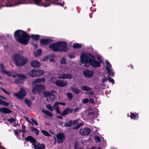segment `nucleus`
I'll use <instances>...</instances> for the list:
<instances>
[{
    "label": "nucleus",
    "instance_id": "1",
    "mask_svg": "<svg viewBox=\"0 0 149 149\" xmlns=\"http://www.w3.org/2000/svg\"><path fill=\"white\" fill-rule=\"evenodd\" d=\"M14 36L17 42L24 45L28 44L30 38L34 41H38L40 38V36L39 35L32 34L29 36L26 32L20 29L15 32Z\"/></svg>",
    "mask_w": 149,
    "mask_h": 149
},
{
    "label": "nucleus",
    "instance_id": "2",
    "mask_svg": "<svg viewBox=\"0 0 149 149\" xmlns=\"http://www.w3.org/2000/svg\"><path fill=\"white\" fill-rule=\"evenodd\" d=\"M97 59L99 61L96 60L95 57L91 54H84L80 56V62L85 64L84 66L86 67L91 65L95 68L100 67L102 60L99 57H97Z\"/></svg>",
    "mask_w": 149,
    "mask_h": 149
},
{
    "label": "nucleus",
    "instance_id": "3",
    "mask_svg": "<svg viewBox=\"0 0 149 149\" xmlns=\"http://www.w3.org/2000/svg\"><path fill=\"white\" fill-rule=\"evenodd\" d=\"M14 63L17 66H24L28 62V59L20 54H15L12 57Z\"/></svg>",
    "mask_w": 149,
    "mask_h": 149
},
{
    "label": "nucleus",
    "instance_id": "4",
    "mask_svg": "<svg viewBox=\"0 0 149 149\" xmlns=\"http://www.w3.org/2000/svg\"><path fill=\"white\" fill-rule=\"evenodd\" d=\"M25 140L26 141H29L30 143H32V145H33L34 149H45V146L43 143H38L35 144L36 141L33 136H29L25 138Z\"/></svg>",
    "mask_w": 149,
    "mask_h": 149
},
{
    "label": "nucleus",
    "instance_id": "5",
    "mask_svg": "<svg viewBox=\"0 0 149 149\" xmlns=\"http://www.w3.org/2000/svg\"><path fill=\"white\" fill-rule=\"evenodd\" d=\"M56 93V91L54 90H52L50 92L45 91L43 94L45 97H48L47 100L48 102L52 101L54 100L56 97L54 94Z\"/></svg>",
    "mask_w": 149,
    "mask_h": 149
},
{
    "label": "nucleus",
    "instance_id": "6",
    "mask_svg": "<svg viewBox=\"0 0 149 149\" xmlns=\"http://www.w3.org/2000/svg\"><path fill=\"white\" fill-rule=\"evenodd\" d=\"M58 47L59 52H66L68 50V48L67 46V43L66 42H58Z\"/></svg>",
    "mask_w": 149,
    "mask_h": 149
},
{
    "label": "nucleus",
    "instance_id": "7",
    "mask_svg": "<svg viewBox=\"0 0 149 149\" xmlns=\"http://www.w3.org/2000/svg\"><path fill=\"white\" fill-rule=\"evenodd\" d=\"M45 89V86L41 84H37L33 87L32 92L33 94H36L38 93L41 92Z\"/></svg>",
    "mask_w": 149,
    "mask_h": 149
},
{
    "label": "nucleus",
    "instance_id": "8",
    "mask_svg": "<svg viewBox=\"0 0 149 149\" xmlns=\"http://www.w3.org/2000/svg\"><path fill=\"white\" fill-rule=\"evenodd\" d=\"M44 74V71L41 70L33 69L30 71L29 74L32 77H38Z\"/></svg>",
    "mask_w": 149,
    "mask_h": 149
},
{
    "label": "nucleus",
    "instance_id": "9",
    "mask_svg": "<svg viewBox=\"0 0 149 149\" xmlns=\"http://www.w3.org/2000/svg\"><path fill=\"white\" fill-rule=\"evenodd\" d=\"M18 78L15 79V82L17 84H22L24 82V79L26 78L25 76L22 74H17Z\"/></svg>",
    "mask_w": 149,
    "mask_h": 149
},
{
    "label": "nucleus",
    "instance_id": "10",
    "mask_svg": "<svg viewBox=\"0 0 149 149\" xmlns=\"http://www.w3.org/2000/svg\"><path fill=\"white\" fill-rule=\"evenodd\" d=\"M14 94L18 98L22 99L26 95V93L23 89L21 88L18 93H15Z\"/></svg>",
    "mask_w": 149,
    "mask_h": 149
},
{
    "label": "nucleus",
    "instance_id": "11",
    "mask_svg": "<svg viewBox=\"0 0 149 149\" xmlns=\"http://www.w3.org/2000/svg\"><path fill=\"white\" fill-rule=\"evenodd\" d=\"M91 132V130L90 128L86 127L84 128L83 129H81L79 131V134L83 136L88 135Z\"/></svg>",
    "mask_w": 149,
    "mask_h": 149
},
{
    "label": "nucleus",
    "instance_id": "12",
    "mask_svg": "<svg viewBox=\"0 0 149 149\" xmlns=\"http://www.w3.org/2000/svg\"><path fill=\"white\" fill-rule=\"evenodd\" d=\"M49 48L54 52H59L58 42L50 44L49 45Z\"/></svg>",
    "mask_w": 149,
    "mask_h": 149
},
{
    "label": "nucleus",
    "instance_id": "13",
    "mask_svg": "<svg viewBox=\"0 0 149 149\" xmlns=\"http://www.w3.org/2000/svg\"><path fill=\"white\" fill-rule=\"evenodd\" d=\"M83 74L85 77L86 78H91L93 76L94 72L92 70H87L84 71Z\"/></svg>",
    "mask_w": 149,
    "mask_h": 149
},
{
    "label": "nucleus",
    "instance_id": "14",
    "mask_svg": "<svg viewBox=\"0 0 149 149\" xmlns=\"http://www.w3.org/2000/svg\"><path fill=\"white\" fill-rule=\"evenodd\" d=\"M57 138V142L58 143H62L65 139V136L64 134L60 133L56 135Z\"/></svg>",
    "mask_w": 149,
    "mask_h": 149
},
{
    "label": "nucleus",
    "instance_id": "15",
    "mask_svg": "<svg viewBox=\"0 0 149 149\" xmlns=\"http://www.w3.org/2000/svg\"><path fill=\"white\" fill-rule=\"evenodd\" d=\"M55 84L58 87H63L66 86L67 82L66 81H62L61 80H57L56 81Z\"/></svg>",
    "mask_w": 149,
    "mask_h": 149
},
{
    "label": "nucleus",
    "instance_id": "16",
    "mask_svg": "<svg viewBox=\"0 0 149 149\" xmlns=\"http://www.w3.org/2000/svg\"><path fill=\"white\" fill-rule=\"evenodd\" d=\"M73 77V75L70 74L64 73L61 74L59 78L61 79H71Z\"/></svg>",
    "mask_w": 149,
    "mask_h": 149
},
{
    "label": "nucleus",
    "instance_id": "17",
    "mask_svg": "<svg viewBox=\"0 0 149 149\" xmlns=\"http://www.w3.org/2000/svg\"><path fill=\"white\" fill-rule=\"evenodd\" d=\"M73 111V109L67 107L61 113V116H65L69 113H71Z\"/></svg>",
    "mask_w": 149,
    "mask_h": 149
},
{
    "label": "nucleus",
    "instance_id": "18",
    "mask_svg": "<svg viewBox=\"0 0 149 149\" xmlns=\"http://www.w3.org/2000/svg\"><path fill=\"white\" fill-rule=\"evenodd\" d=\"M52 41L51 39H42L40 40V42L41 45H47Z\"/></svg>",
    "mask_w": 149,
    "mask_h": 149
},
{
    "label": "nucleus",
    "instance_id": "19",
    "mask_svg": "<svg viewBox=\"0 0 149 149\" xmlns=\"http://www.w3.org/2000/svg\"><path fill=\"white\" fill-rule=\"evenodd\" d=\"M31 65L32 67L36 68L39 67L40 64V62L38 61L33 60L31 61Z\"/></svg>",
    "mask_w": 149,
    "mask_h": 149
},
{
    "label": "nucleus",
    "instance_id": "20",
    "mask_svg": "<svg viewBox=\"0 0 149 149\" xmlns=\"http://www.w3.org/2000/svg\"><path fill=\"white\" fill-rule=\"evenodd\" d=\"M0 111L4 114H9L12 112L9 109L4 107L0 108Z\"/></svg>",
    "mask_w": 149,
    "mask_h": 149
},
{
    "label": "nucleus",
    "instance_id": "21",
    "mask_svg": "<svg viewBox=\"0 0 149 149\" xmlns=\"http://www.w3.org/2000/svg\"><path fill=\"white\" fill-rule=\"evenodd\" d=\"M130 117L132 119H134L135 120H137L139 118V114L136 113H132L131 112V114L130 116Z\"/></svg>",
    "mask_w": 149,
    "mask_h": 149
},
{
    "label": "nucleus",
    "instance_id": "22",
    "mask_svg": "<svg viewBox=\"0 0 149 149\" xmlns=\"http://www.w3.org/2000/svg\"><path fill=\"white\" fill-rule=\"evenodd\" d=\"M45 80L44 78H38L36 80H35L33 81V83H40L45 82Z\"/></svg>",
    "mask_w": 149,
    "mask_h": 149
},
{
    "label": "nucleus",
    "instance_id": "23",
    "mask_svg": "<svg viewBox=\"0 0 149 149\" xmlns=\"http://www.w3.org/2000/svg\"><path fill=\"white\" fill-rule=\"evenodd\" d=\"M72 125V120H69L68 123H65L64 125L62 127H70Z\"/></svg>",
    "mask_w": 149,
    "mask_h": 149
},
{
    "label": "nucleus",
    "instance_id": "24",
    "mask_svg": "<svg viewBox=\"0 0 149 149\" xmlns=\"http://www.w3.org/2000/svg\"><path fill=\"white\" fill-rule=\"evenodd\" d=\"M42 111L49 117H52L53 116V114L51 112L46 110L43 109L42 110Z\"/></svg>",
    "mask_w": 149,
    "mask_h": 149
},
{
    "label": "nucleus",
    "instance_id": "25",
    "mask_svg": "<svg viewBox=\"0 0 149 149\" xmlns=\"http://www.w3.org/2000/svg\"><path fill=\"white\" fill-rule=\"evenodd\" d=\"M72 91L75 93L78 94L80 92V91L78 88L74 87H71V88Z\"/></svg>",
    "mask_w": 149,
    "mask_h": 149
},
{
    "label": "nucleus",
    "instance_id": "26",
    "mask_svg": "<svg viewBox=\"0 0 149 149\" xmlns=\"http://www.w3.org/2000/svg\"><path fill=\"white\" fill-rule=\"evenodd\" d=\"M73 47L75 49H79L82 47V45L81 44L79 43H76L73 44Z\"/></svg>",
    "mask_w": 149,
    "mask_h": 149
},
{
    "label": "nucleus",
    "instance_id": "27",
    "mask_svg": "<svg viewBox=\"0 0 149 149\" xmlns=\"http://www.w3.org/2000/svg\"><path fill=\"white\" fill-rule=\"evenodd\" d=\"M81 89L84 91H91L92 90L91 88L86 86H83L81 88Z\"/></svg>",
    "mask_w": 149,
    "mask_h": 149
},
{
    "label": "nucleus",
    "instance_id": "28",
    "mask_svg": "<svg viewBox=\"0 0 149 149\" xmlns=\"http://www.w3.org/2000/svg\"><path fill=\"white\" fill-rule=\"evenodd\" d=\"M47 108L51 111H53L56 108V106H55V104L52 107L50 105H47Z\"/></svg>",
    "mask_w": 149,
    "mask_h": 149
},
{
    "label": "nucleus",
    "instance_id": "29",
    "mask_svg": "<svg viewBox=\"0 0 149 149\" xmlns=\"http://www.w3.org/2000/svg\"><path fill=\"white\" fill-rule=\"evenodd\" d=\"M0 69L1 72L2 73H3L4 71H5V66L2 63H0Z\"/></svg>",
    "mask_w": 149,
    "mask_h": 149
},
{
    "label": "nucleus",
    "instance_id": "30",
    "mask_svg": "<svg viewBox=\"0 0 149 149\" xmlns=\"http://www.w3.org/2000/svg\"><path fill=\"white\" fill-rule=\"evenodd\" d=\"M25 102L29 107L31 106V103L30 100L26 99L25 100Z\"/></svg>",
    "mask_w": 149,
    "mask_h": 149
},
{
    "label": "nucleus",
    "instance_id": "31",
    "mask_svg": "<svg viewBox=\"0 0 149 149\" xmlns=\"http://www.w3.org/2000/svg\"><path fill=\"white\" fill-rule=\"evenodd\" d=\"M105 63L107 65V66L106 67V70H107L108 69H110L111 67V65L109 61L107 60H106L105 61Z\"/></svg>",
    "mask_w": 149,
    "mask_h": 149
},
{
    "label": "nucleus",
    "instance_id": "32",
    "mask_svg": "<svg viewBox=\"0 0 149 149\" xmlns=\"http://www.w3.org/2000/svg\"><path fill=\"white\" fill-rule=\"evenodd\" d=\"M66 95L69 100H71L73 98V96L72 94L70 93H67Z\"/></svg>",
    "mask_w": 149,
    "mask_h": 149
},
{
    "label": "nucleus",
    "instance_id": "33",
    "mask_svg": "<svg viewBox=\"0 0 149 149\" xmlns=\"http://www.w3.org/2000/svg\"><path fill=\"white\" fill-rule=\"evenodd\" d=\"M106 70L107 71L108 74L109 75L111 76L112 77H113L114 76V74L113 73L110 69L107 68V70Z\"/></svg>",
    "mask_w": 149,
    "mask_h": 149
},
{
    "label": "nucleus",
    "instance_id": "34",
    "mask_svg": "<svg viewBox=\"0 0 149 149\" xmlns=\"http://www.w3.org/2000/svg\"><path fill=\"white\" fill-rule=\"evenodd\" d=\"M107 79L109 81V82L112 83L113 84H115L114 80L111 78L108 75L107 76Z\"/></svg>",
    "mask_w": 149,
    "mask_h": 149
},
{
    "label": "nucleus",
    "instance_id": "35",
    "mask_svg": "<svg viewBox=\"0 0 149 149\" xmlns=\"http://www.w3.org/2000/svg\"><path fill=\"white\" fill-rule=\"evenodd\" d=\"M41 132L43 134L46 136H50V134H49V133L47 131L44 130H41Z\"/></svg>",
    "mask_w": 149,
    "mask_h": 149
},
{
    "label": "nucleus",
    "instance_id": "36",
    "mask_svg": "<svg viewBox=\"0 0 149 149\" xmlns=\"http://www.w3.org/2000/svg\"><path fill=\"white\" fill-rule=\"evenodd\" d=\"M0 89L2 90L4 93H5L6 95H10V93L9 92H8L5 89L1 87H0Z\"/></svg>",
    "mask_w": 149,
    "mask_h": 149
},
{
    "label": "nucleus",
    "instance_id": "37",
    "mask_svg": "<svg viewBox=\"0 0 149 149\" xmlns=\"http://www.w3.org/2000/svg\"><path fill=\"white\" fill-rule=\"evenodd\" d=\"M4 73L3 74H7V76L8 77H12V75L10 72L9 71H4Z\"/></svg>",
    "mask_w": 149,
    "mask_h": 149
},
{
    "label": "nucleus",
    "instance_id": "38",
    "mask_svg": "<svg viewBox=\"0 0 149 149\" xmlns=\"http://www.w3.org/2000/svg\"><path fill=\"white\" fill-rule=\"evenodd\" d=\"M59 104H61L63 106H64L66 104L64 102H56L55 103V106H58Z\"/></svg>",
    "mask_w": 149,
    "mask_h": 149
},
{
    "label": "nucleus",
    "instance_id": "39",
    "mask_svg": "<svg viewBox=\"0 0 149 149\" xmlns=\"http://www.w3.org/2000/svg\"><path fill=\"white\" fill-rule=\"evenodd\" d=\"M61 64H65L66 63V60L64 57H62L60 61Z\"/></svg>",
    "mask_w": 149,
    "mask_h": 149
},
{
    "label": "nucleus",
    "instance_id": "40",
    "mask_svg": "<svg viewBox=\"0 0 149 149\" xmlns=\"http://www.w3.org/2000/svg\"><path fill=\"white\" fill-rule=\"evenodd\" d=\"M95 140L96 142L98 143L100 141L101 139L99 136H96L95 137Z\"/></svg>",
    "mask_w": 149,
    "mask_h": 149
},
{
    "label": "nucleus",
    "instance_id": "41",
    "mask_svg": "<svg viewBox=\"0 0 149 149\" xmlns=\"http://www.w3.org/2000/svg\"><path fill=\"white\" fill-rule=\"evenodd\" d=\"M16 120V119L13 118H11L7 119V121L10 123L14 122Z\"/></svg>",
    "mask_w": 149,
    "mask_h": 149
},
{
    "label": "nucleus",
    "instance_id": "42",
    "mask_svg": "<svg viewBox=\"0 0 149 149\" xmlns=\"http://www.w3.org/2000/svg\"><path fill=\"white\" fill-rule=\"evenodd\" d=\"M89 102V100L87 98H85L82 100V102L83 104H86L87 103Z\"/></svg>",
    "mask_w": 149,
    "mask_h": 149
},
{
    "label": "nucleus",
    "instance_id": "43",
    "mask_svg": "<svg viewBox=\"0 0 149 149\" xmlns=\"http://www.w3.org/2000/svg\"><path fill=\"white\" fill-rule=\"evenodd\" d=\"M31 120L32 121V122H31L32 123V124L33 123L36 125H38V123L33 118H31Z\"/></svg>",
    "mask_w": 149,
    "mask_h": 149
},
{
    "label": "nucleus",
    "instance_id": "44",
    "mask_svg": "<svg viewBox=\"0 0 149 149\" xmlns=\"http://www.w3.org/2000/svg\"><path fill=\"white\" fill-rule=\"evenodd\" d=\"M79 145V143L77 141H76L75 142L74 144V149H77L78 148V147Z\"/></svg>",
    "mask_w": 149,
    "mask_h": 149
},
{
    "label": "nucleus",
    "instance_id": "45",
    "mask_svg": "<svg viewBox=\"0 0 149 149\" xmlns=\"http://www.w3.org/2000/svg\"><path fill=\"white\" fill-rule=\"evenodd\" d=\"M56 110L57 113L58 114H60L61 113V112L59 110V107L58 106H56Z\"/></svg>",
    "mask_w": 149,
    "mask_h": 149
},
{
    "label": "nucleus",
    "instance_id": "46",
    "mask_svg": "<svg viewBox=\"0 0 149 149\" xmlns=\"http://www.w3.org/2000/svg\"><path fill=\"white\" fill-rule=\"evenodd\" d=\"M9 104V103L3 101L2 105H3L6 107H7Z\"/></svg>",
    "mask_w": 149,
    "mask_h": 149
},
{
    "label": "nucleus",
    "instance_id": "47",
    "mask_svg": "<svg viewBox=\"0 0 149 149\" xmlns=\"http://www.w3.org/2000/svg\"><path fill=\"white\" fill-rule=\"evenodd\" d=\"M36 53L38 55H40L42 53V50L41 49H39L37 51Z\"/></svg>",
    "mask_w": 149,
    "mask_h": 149
},
{
    "label": "nucleus",
    "instance_id": "48",
    "mask_svg": "<svg viewBox=\"0 0 149 149\" xmlns=\"http://www.w3.org/2000/svg\"><path fill=\"white\" fill-rule=\"evenodd\" d=\"M30 129L31 131L33 132H34L36 130H36L37 129L36 128L33 127H30Z\"/></svg>",
    "mask_w": 149,
    "mask_h": 149
},
{
    "label": "nucleus",
    "instance_id": "49",
    "mask_svg": "<svg viewBox=\"0 0 149 149\" xmlns=\"http://www.w3.org/2000/svg\"><path fill=\"white\" fill-rule=\"evenodd\" d=\"M14 133V134H15V135L16 136V137H17L18 136H19V133H18V131L17 130H15Z\"/></svg>",
    "mask_w": 149,
    "mask_h": 149
},
{
    "label": "nucleus",
    "instance_id": "50",
    "mask_svg": "<svg viewBox=\"0 0 149 149\" xmlns=\"http://www.w3.org/2000/svg\"><path fill=\"white\" fill-rule=\"evenodd\" d=\"M88 102H89V103H90L93 104L94 103V101L93 99L91 98H90L89 99V100Z\"/></svg>",
    "mask_w": 149,
    "mask_h": 149
},
{
    "label": "nucleus",
    "instance_id": "51",
    "mask_svg": "<svg viewBox=\"0 0 149 149\" xmlns=\"http://www.w3.org/2000/svg\"><path fill=\"white\" fill-rule=\"evenodd\" d=\"M78 124V120H75L74 121H72V125H77Z\"/></svg>",
    "mask_w": 149,
    "mask_h": 149
},
{
    "label": "nucleus",
    "instance_id": "52",
    "mask_svg": "<svg viewBox=\"0 0 149 149\" xmlns=\"http://www.w3.org/2000/svg\"><path fill=\"white\" fill-rule=\"evenodd\" d=\"M48 59V57L47 56L44 57L43 58L42 60L43 61H46Z\"/></svg>",
    "mask_w": 149,
    "mask_h": 149
},
{
    "label": "nucleus",
    "instance_id": "53",
    "mask_svg": "<svg viewBox=\"0 0 149 149\" xmlns=\"http://www.w3.org/2000/svg\"><path fill=\"white\" fill-rule=\"evenodd\" d=\"M107 79L106 77H104V78H103L101 80V81L103 83H104L106 81Z\"/></svg>",
    "mask_w": 149,
    "mask_h": 149
},
{
    "label": "nucleus",
    "instance_id": "54",
    "mask_svg": "<svg viewBox=\"0 0 149 149\" xmlns=\"http://www.w3.org/2000/svg\"><path fill=\"white\" fill-rule=\"evenodd\" d=\"M69 57L71 58H74L75 57V56L73 54H70Z\"/></svg>",
    "mask_w": 149,
    "mask_h": 149
},
{
    "label": "nucleus",
    "instance_id": "55",
    "mask_svg": "<svg viewBox=\"0 0 149 149\" xmlns=\"http://www.w3.org/2000/svg\"><path fill=\"white\" fill-rule=\"evenodd\" d=\"M79 127V126L77 125L73 127L72 128L73 130H77Z\"/></svg>",
    "mask_w": 149,
    "mask_h": 149
},
{
    "label": "nucleus",
    "instance_id": "56",
    "mask_svg": "<svg viewBox=\"0 0 149 149\" xmlns=\"http://www.w3.org/2000/svg\"><path fill=\"white\" fill-rule=\"evenodd\" d=\"M0 98L3 99L5 100H7V98L6 97L1 95H0Z\"/></svg>",
    "mask_w": 149,
    "mask_h": 149
},
{
    "label": "nucleus",
    "instance_id": "57",
    "mask_svg": "<svg viewBox=\"0 0 149 149\" xmlns=\"http://www.w3.org/2000/svg\"><path fill=\"white\" fill-rule=\"evenodd\" d=\"M24 117L27 121L30 123L31 124H32V123L29 120V118H28L26 116H24Z\"/></svg>",
    "mask_w": 149,
    "mask_h": 149
},
{
    "label": "nucleus",
    "instance_id": "58",
    "mask_svg": "<svg viewBox=\"0 0 149 149\" xmlns=\"http://www.w3.org/2000/svg\"><path fill=\"white\" fill-rule=\"evenodd\" d=\"M79 109V108H75L74 110V113H75L78 111Z\"/></svg>",
    "mask_w": 149,
    "mask_h": 149
},
{
    "label": "nucleus",
    "instance_id": "59",
    "mask_svg": "<svg viewBox=\"0 0 149 149\" xmlns=\"http://www.w3.org/2000/svg\"><path fill=\"white\" fill-rule=\"evenodd\" d=\"M36 130H36L35 132H34L36 134V135H38V134L39 133V130L38 129H37Z\"/></svg>",
    "mask_w": 149,
    "mask_h": 149
},
{
    "label": "nucleus",
    "instance_id": "60",
    "mask_svg": "<svg viewBox=\"0 0 149 149\" xmlns=\"http://www.w3.org/2000/svg\"><path fill=\"white\" fill-rule=\"evenodd\" d=\"M57 117L58 118L60 119H62L63 118V117L61 116H57Z\"/></svg>",
    "mask_w": 149,
    "mask_h": 149
},
{
    "label": "nucleus",
    "instance_id": "61",
    "mask_svg": "<svg viewBox=\"0 0 149 149\" xmlns=\"http://www.w3.org/2000/svg\"><path fill=\"white\" fill-rule=\"evenodd\" d=\"M89 94V95H93L94 93V92L93 91H90V92H89L88 93Z\"/></svg>",
    "mask_w": 149,
    "mask_h": 149
},
{
    "label": "nucleus",
    "instance_id": "62",
    "mask_svg": "<svg viewBox=\"0 0 149 149\" xmlns=\"http://www.w3.org/2000/svg\"><path fill=\"white\" fill-rule=\"evenodd\" d=\"M22 127L23 129H25L26 128V126L23 124L22 125Z\"/></svg>",
    "mask_w": 149,
    "mask_h": 149
},
{
    "label": "nucleus",
    "instance_id": "63",
    "mask_svg": "<svg viewBox=\"0 0 149 149\" xmlns=\"http://www.w3.org/2000/svg\"><path fill=\"white\" fill-rule=\"evenodd\" d=\"M54 59L53 58H49V61L50 62H54Z\"/></svg>",
    "mask_w": 149,
    "mask_h": 149
},
{
    "label": "nucleus",
    "instance_id": "64",
    "mask_svg": "<svg viewBox=\"0 0 149 149\" xmlns=\"http://www.w3.org/2000/svg\"><path fill=\"white\" fill-rule=\"evenodd\" d=\"M3 101V100H2L1 99H0V105H2Z\"/></svg>",
    "mask_w": 149,
    "mask_h": 149
}]
</instances>
